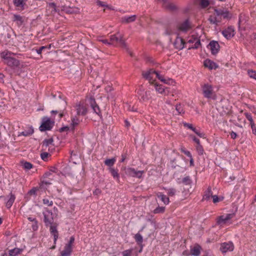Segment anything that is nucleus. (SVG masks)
I'll return each mask as SVG.
<instances>
[{
	"label": "nucleus",
	"mask_w": 256,
	"mask_h": 256,
	"mask_svg": "<svg viewBox=\"0 0 256 256\" xmlns=\"http://www.w3.org/2000/svg\"><path fill=\"white\" fill-rule=\"evenodd\" d=\"M16 54L8 50H4L0 53L1 58L4 60V64L12 69L18 68L20 66V61L14 58Z\"/></svg>",
	"instance_id": "1"
},
{
	"label": "nucleus",
	"mask_w": 256,
	"mask_h": 256,
	"mask_svg": "<svg viewBox=\"0 0 256 256\" xmlns=\"http://www.w3.org/2000/svg\"><path fill=\"white\" fill-rule=\"evenodd\" d=\"M202 94L203 96L208 100H216V96L214 88L208 82H204L200 84Z\"/></svg>",
	"instance_id": "2"
},
{
	"label": "nucleus",
	"mask_w": 256,
	"mask_h": 256,
	"mask_svg": "<svg viewBox=\"0 0 256 256\" xmlns=\"http://www.w3.org/2000/svg\"><path fill=\"white\" fill-rule=\"evenodd\" d=\"M176 28L178 32L186 33L190 29L192 28V24L188 19L184 21L178 22Z\"/></svg>",
	"instance_id": "3"
},
{
	"label": "nucleus",
	"mask_w": 256,
	"mask_h": 256,
	"mask_svg": "<svg viewBox=\"0 0 256 256\" xmlns=\"http://www.w3.org/2000/svg\"><path fill=\"white\" fill-rule=\"evenodd\" d=\"M54 126V122L51 120L48 116H44L42 118V122L39 127L41 132H45L50 130Z\"/></svg>",
	"instance_id": "4"
},
{
	"label": "nucleus",
	"mask_w": 256,
	"mask_h": 256,
	"mask_svg": "<svg viewBox=\"0 0 256 256\" xmlns=\"http://www.w3.org/2000/svg\"><path fill=\"white\" fill-rule=\"evenodd\" d=\"M158 2L162 4L163 8L171 12H176L179 10L178 7L170 0H158Z\"/></svg>",
	"instance_id": "5"
},
{
	"label": "nucleus",
	"mask_w": 256,
	"mask_h": 256,
	"mask_svg": "<svg viewBox=\"0 0 256 256\" xmlns=\"http://www.w3.org/2000/svg\"><path fill=\"white\" fill-rule=\"evenodd\" d=\"M42 214L44 217V221L45 225L48 226L49 225L52 224L54 222V218L53 213L52 210L46 209L43 212Z\"/></svg>",
	"instance_id": "6"
},
{
	"label": "nucleus",
	"mask_w": 256,
	"mask_h": 256,
	"mask_svg": "<svg viewBox=\"0 0 256 256\" xmlns=\"http://www.w3.org/2000/svg\"><path fill=\"white\" fill-rule=\"evenodd\" d=\"M144 172L143 170H136L132 168H128L125 169V173L127 176L134 178H142Z\"/></svg>",
	"instance_id": "7"
},
{
	"label": "nucleus",
	"mask_w": 256,
	"mask_h": 256,
	"mask_svg": "<svg viewBox=\"0 0 256 256\" xmlns=\"http://www.w3.org/2000/svg\"><path fill=\"white\" fill-rule=\"evenodd\" d=\"M234 214H228L218 216L216 219V224L220 226L226 224L228 222L234 217Z\"/></svg>",
	"instance_id": "8"
},
{
	"label": "nucleus",
	"mask_w": 256,
	"mask_h": 256,
	"mask_svg": "<svg viewBox=\"0 0 256 256\" xmlns=\"http://www.w3.org/2000/svg\"><path fill=\"white\" fill-rule=\"evenodd\" d=\"M188 42L189 44H193L189 48V49H196L200 45V42L199 38L193 35L188 38Z\"/></svg>",
	"instance_id": "9"
},
{
	"label": "nucleus",
	"mask_w": 256,
	"mask_h": 256,
	"mask_svg": "<svg viewBox=\"0 0 256 256\" xmlns=\"http://www.w3.org/2000/svg\"><path fill=\"white\" fill-rule=\"evenodd\" d=\"M110 42H119L123 48H126V45L122 39V35L120 33H117L116 34L111 35L110 36Z\"/></svg>",
	"instance_id": "10"
},
{
	"label": "nucleus",
	"mask_w": 256,
	"mask_h": 256,
	"mask_svg": "<svg viewBox=\"0 0 256 256\" xmlns=\"http://www.w3.org/2000/svg\"><path fill=\"white\" fill-rule=\"evenodd\" d=\"M234 249V246L232 242H223L220 244V250L223 254L228 252H232Z\"/></svg>",
	"instance_id": "11"
},
{
	"label": "nucleus",
	"mask_w": 256,
	"mask_h": 256,
	"mask_svg": "<svg viewBox=\"0 0 256 256\" xmlns=\"http://www.w3.org/2000/svg\"><path fill=\"white\" fill-rule=\"evenodd\" d=\"M88 104L93 110V112L99 116H102L100 108L96 104L95 99L94 98L90 97L88 100Z\"/></svg>",
	"instance_id": "12"
},
{
	"label": "nucleus",
	"mask_w": 256,
	"mask_h": 256,
	"mask_svg": "<svg viewBox=\"0 0 256 256\" xmlns=\"http://www.w3.org/2000/svg\"><path fill=\"white\" fill-rule=\"evenodd\" d=\"M138 94L140 100L146 102L150 98V92L144 91V90L140 88L138 91Z\"/></svg>",
	"instance_id": "13"
},
{
	"label": "nucleus",
	"mask_w": 256,
	"mask_h": 256,
	"mask_svg": "<svg viewBox=\"0 0 256 256\" xmlns=\"http://www.w3.org/2000/svg\"><path fill=\"white\" fill-rule=\"evenodd\" d=\"M222 35L226 39H230L233 37L235 34L234 28L232 26H228L222 32Z\"/></svg>",
	"instance_id": "14"
},
{
	"label": "nucleus",
	"mask_w": 256,
	"mask_h": 256,
	"mask_svg": "<svg viewBox=\"0 0 256 256\" xmlns=\"http://www.w3.org/2000/svg\"><path fill=\"white\" fill-rule=\"evenodd\" d=\"M76 110L78 115L84 116L88 112V108L83 104H77L76 105Z\"/></svg>",
	"instance_id": "15"
},
{
	"label": "nucleus",
	"mask_w": 256,
	"mask_h": 256,
	"mask_svg": "<svg viewBox=\"0 0 256 256\" xmlns=\"http://www.w3.org/2000/svg\"><path fill=\"white\" fill-rule=\"evenodd\" d=\"M238 25L239 28L242 30L249 28L248 17H239Z\"/></svg>",
	"instance_id": "16"
},
{
	"label": "nucleus",
	"mask_w": 256,
	"mask_h": 256,
	"mask_svg": "<svg viewBox=\"0 0 256 256\" xmlns=\"http://www.w3.org/2000/svg\"><path fill=\"white\" fill-rule=\"evenodd\" d=\"M208 47L210 48L212 54L213 55L216 54L219 51L220 46L218 42L216 41H211Z\"/></svg>",
	"instance_id": "17"
},
{
	"label": "nucleus",
	"mask_w": 256,
	"mask_h": 256,
	"mask_svg": "<svg viewBox=\"0 0 256 256\" xmlns=\"http://www.w3.org/2000/svg\"><path fill=\"white\" fill-rule=\"evenodd\" d=\"M154 73H156V70L151 68L146 71L143 72L142 74L144 78L150 82L153 80Z\"/></svg>",
	"instance_id": "18"
},
{
	"label": "nucleus",
	"mask_w": 256,
	"mask_h": 256,
	"mask_svg": "<svg viewBox=\"0 0 256 256\" xmlns=\"http://www.w3.org/2000/svg\"><path fill=\"white\" fill-rule=\"evenodd\" d=\"M184 40L179 36H177L174 43V48L178 50H182L184 47Z\"/></svg>",
	"instance_id": "19"
},
{
	"label": "nucleus",
	"mask_w": 256,
	"mask_h": 256,
	"mask_svg": "<svg viewBox=\"0 0 256 256\" xmlns=\"http://www.w3.org/2000/svg\"><path fill=\"white\" fill-rule=\"evenodd\" d=\"M50 231L51 235L54 236V244H56V240L58 238V232L57 230V226L56 225H49Z\"/></svg>",
	"instance_id": "20"
},
{
	"label": "nucleus",
	"mask_w": 256,
	"mask_h": 256,
	"mask_svg": "<svg viewBox=\"0 0 256 256\" xmlns=\"http://www.w3.org/2000/svg\"><path fill=\"white\" fill-rule=\"evenodd\" d=\"M204 64L205 67L208 68L210 70H216L218 66L216 62L209 59L204 60Z\"/></svg>",
	"instance_id": "21"
},
{
	"label": "nucleus",
	"mask_w": 256,
	"mask_h": 256,
	"mask_svg": "<svg viewBox=\"0 0 256 256\" xmlns=\"http://www.w3.org/2000/svg\"><path fill=\"white\" fill-rule=\"evenodd\" d=\"M72 247L70 244H66L64 246V250L61 252V256H70L72 254Z\"/></svg>",
	"instance_id": "22"
},
{
	"label": "nucleus",
	"mask_w": 256,
	"mask_h": 256,
	"mask_svg": "<svg viewBox=\"0 0 256 256\" xmlns=\"http://www.w3.org/2000/svg\"><path fill=\"white\" fill-rule=\"evenodd\" d=\"M53 139L52 138H48V139H45L44 140L42 143V150H46L47 148H50L53 147Z\"/></svg>",
	"instance_id": "23"
},
{
	"label": "nucleus",
	"mask_w": 256,
	"mask_h": 256,
	"mask_svg": "<svg viewBox=\"0 0 256 256\" xmlns=\"http://www.w3.org/2000/svg\"><path fill=\"white\" fill-rule=\"evenodd\" d=\"M201 247L198 244L190 248V254L194 256H198L200 254Z\"/></svg>",
	"instance_id": "24"
},
{
	"label": "nucleus",
	"mask_w": 256,
	"mask_h": 256,
	"mask_svg": "<svg viewBox=\"0 0 256 256\" xmlns=\"http://www.w3.org/2000/svg\"><path fill=\"white\" fill-rule=\"evenodd\" d=\"M34 132L33 128L32 126L28 128L27 130L20 132L18 134V136H28L32 135Z\"/></svg>",
	"instance_id": "25"
},
{
	"label": "nucleus",
	"mask_w": 256,
	"mask_h": 256,
	"mask_svg": "<svg viewBox=\"0 0 256 256\" xmlns=\"http://www.w3.org/2000/svg\"><path fill=\"white\" fill-rule=\"evenodd\" d=\"M199 6L202 8H208L210 4V0H196Z\"/></svg>",
	"instance_id": "26"
},
{
	"label": "nucleus",
	"mask_w": 256,
	"mask_h": 256,
	"mask_svg": "<svg viewBox=\"0 0 256 256\" xmlns=\"http://www.w3.org/2000/svg\"><path fill=\"white\" fill-rule=\"evenodd\" d=\"M28 0H14V4L17 8L24 9L26 4V2Z\"/></svg>",
	"instance_id": "27"
},
{
	"label": "nucleus",
	"mask_w": 256,
	"mask_h": 256,
	"mask_svg": "<svg viewBox=\"0 0 256 256\" xmlns=\"http://www.w3.org/2000/svg\"><path fill=\"white\" fill-rule=\"evenodd\" d=\"M212 192L210 188H208L207 190L205 192L203 196V200H208L210 198H212Z\"/></svg>",
	"instance_id": "28"
},
{
	"label": "nucleus",
	"mask_w": 256,
	"mask_h": 256,
	"mask_svg": "<svg viewBox=\"0 0 256 256\" xmlns=\"http://www.w3.org/2000/svg\"><path fill=\"white\" fill-rule=\"evenodd\" d=\"M108 170L114 178L117 181H119L120 175L118 173V170H115L113 168H109Z\"/></svg>",
	"instance_id": "29"
},
{
	"label": "nucleus",
	"mask_w": 256,
	"mask_h": 256,
	"mask_svg": "<svg viewBox=\"0 0 256 256\" xmlns=\"http://www.w3.org/2000/svg\"><path fill=\"white\" fill-rule=\"evenodd\" d=\"M22 251V249L19 248H14L8 250V254L10 256H16L20 254Z\"/></svg>",
	"instance_id": "30"
},
{
	"label": "nucleus",
	"mask_w": 256,
	"mask_h": 256,
	"mask_svg": "<svg viewBox=\"0 0 256 256\" xmlns=\"http://www.w3.org/2000/svg\"><path fill=\"white\" fill-rule=\"evenodd\" d=\"M70 128L71 130H74L76 126L78 125L80 120L76 116H73L71 118Z\"/></svg>",
	"instance_id": "31"
},
{
	"label": "nucleus",
	"mask_w": 256,
	"mask_h": 256,
	"mask_svg": "<svg viewBox=\"0 0 256 256\" xmlns=\"http://www.w3.org/2000/svg\"><path fill=\"white\" fill-rule=\"evenodd\" d=\"M16 197L14 194L10 193V198L6 202V206L7 208H10L12 206L14 202Z\"/></svg>",
	"instance_id": "32"
},
{
	"label": "nucleus",
	"mask_w": 256,
	"mask_h": 256,
	"mask_svg": "<svg viewBox=\"0 0 256 256\" xmlns=\"http://www.w3.org/2000/svg\"><path fill=\"white\" fill-rule=\"evenodd\" d=\"M222 17H209L208 20L212 24L218 26L220 24Z\"/></svg>",
	"instance_id": "33"
},
{
	"label": "nucleus",
	"mask_w": 256,
	"mask_h": 256,
	"mask_svg": "<svg viewBox=\"0 0 256 256\" xmlns=\"http://www.w3.org/2000/svg\"><path fill=\"white\" fill-rule=\"evenodd\" d=\"M158 197L159 198L160 200L165 204H168L170 202L169 198L166 195L160 192L158 194Z\"/></svg>",
	"instance_id": "34"
},
{
	"label": "nucleus",
	"mask_w": 256,
	"mask_h": 256,
	"mask_svg": "<svg viewBox=\"0 0 256 256\" xmlns=\"http://www.w3.org/2000/svg\"><path fill=\"white\" fill-rule=\"evenodd\" d=\"M116 162V159L114 158H112L106 159L104 160V164L110 168H112Z\"/></svg>",
	"instance_id": "35"
},
{
	"label": "nucleus",
	"mask_w": 256,
	"mask_h": 256,
	"mask_svg": "<svg viewBox=\"0 0 256 256\" xmlns=\"http://www.w3.org/2000/svg\"><path fill=\"white\" fill-rule=\"evenodd\" d=\"M154 87L156 91L158 93L161 94L165 93V88L164 86L156 84Z\"/></svg>",
	"instance_id": "36"
},
{
	"label": "nucleus",
	"mask_w": 256,
	"mask_h": 256,
	"mask_svg": "<svg viewBox=\"0 0 256 256\" xmlns=\"http://www.w3.org/2000/svg\"><path fill=\"white\" fill-rule=\"evenodd\" d=\"M134 239L138 244H142L143 242V238L142 236L140 233H137L135 234Z\"/></svg>",
	"instance_id": "37"
},
{
	"label": "nucleus",
	"mask_w": 256,
	"mask_h": 256,
	"mask_svg": "<svg viewBox=\"0 0 256 256\" xmlns=\"http://www.w3.org/2000/svg\"><path fill=\"white\" fill-rule=\"evenodd\" d=\"M48 9L50 10L52 14H54L56 12V6L54 3H50L48 6Z\"/></svg>",
	"instance_id": "38"
},
{
	"label": "nucleus",
	"mask_w": 256,
	"mask_h": 256,
	"mask_svg": "<svg viewBox=\"0 0 256 256\" xmlns=\"http://www.w3.org/2000/svg\"><path fill=\"white\" fill-rule=\"evenodd\" d=\"M163 188L167 191V193L170 196H174L176 194V190L174 188Z\"/></svg>",
	"instance_id": "39"
},
{
	"label": "nucleus",
	"mask_w": 256,
	"mask_h": 256,
	"mask_svg": "<svg viewBox=\"0 0 256 256\" xmlns=\"http://www.w3.org/2000/svg\"><path fill=\"white\" fill-rule=\"evenodd\" d=\"M42 202L44 204L48 206H51L53 205L52 200L48 198H44L42 200Z\"/></svg>",
	"instance_id": "40"
},
{
	"label": "nucleus",
	"mask_w": 256,
	"mask_h": 256,
	"mask_svg": "<svg viewBox=\"0 0 256 256\" xmlns=\"http://www.w3.org/2000/svg\"><path fill=\"white\" fill-rule=\"evenodd\" d=\"M50 44L48 46H42L40 47L39 48H37L36 50V53L38 54H40L42 52V50H50Z\"/></svg>",
	"instance_id": "41"
},
{
	"label": "nucleus",
	"mask_w": 256,
	"mask_h": 256,
	"mask_svg": "<svg viewBox=\"0 0 256 256\" xmlns=\"http://www.w3.org/2000/svg\"><path fill=\"white\" fill-rule=\"evenodd\" d=\"M136 17H124L121 20L122 22L128 23L134 21Z\"/></svg>",
	"instance_id": "42"
},
{
	"label": "nucleus",
	"mask_w": 256,
	"mask_h": 256,
	"mask_svg": "<svg viewBox=\"0 0 256 256\" xmlns=\"http://www.w3.org/2000/svg\"><path fill=\"white\" fill-rule=\"evenodd\" d=\"M196 135H198L200 138H204L205 134L204 132H200V130H198L194 127L192 130Z\"/></svg>",
	"instance_id": "43"
},
{
	"label": "nucleus",
	"mask_w": 256,
	"mask_h": 256,
	"mask_svg": "<svg viewBox=\"0 0 256 256\" xmlns=\"http://www.w3.org/2000/svg\"><path fill=\"white\" fill-rule=\"evenodd\" d=\"M196 150L199 155H202L204 154V150L200 144L196 146Z\"/></svg>",
	"instance_id": "44"
},
{
	"label": "nucleus",
	"mask_w": 256,
	"mask_h": 256,
	"mask_svg": "<svg viewBox=\"0 0 256 256\" xmlns=\"http://www.w3.org/2000/svg\"><path fill=\"white\" fill-rule=\"evenodd\" d=\"M248 74L250 78L256 80V71L252 70H248Z\"/></svg>",
	"instance_id": "45"
},
{
	"label": "nucleus",
	"mask_w": 256,
	"mask_h": 256,
	"mask_svg": "<svg viewBox=\"0 0 256 256\" xmlns=\"http://www.w3.org/2000/svg\"><path fill=\"white\" fill-rule=\"evenodd\" d=\"M182 182L185 185H190L192 183V180L190 176H187L183 178Z\"/></svg>",
	"instance_id": "46"
},
{
	"label": "nucleus",
	"mask_w": 256,
	"mask_h": 256,
	"mask_svg": "<svg viewBox=\"0 0 256 256\" xmlns=\"http://www.w3.org/2000/svg\"><path fill=\"white\" fill-rule=\"evenodd\" d=\"M212 198L213 202L216 204V203H217V202L222 200L224 199V198L223 197L218 198L217 195H213L212 196Z\"/></svg>",
	"instance_id": "47"
},
{
	"label": "nucleus",
	"mask_w": 256,
	"mask_h": 256,
	"mask_svg": "<svg viewBox=\"0 0 256 256\" xmlns=\"http://www.w3.org/2000/svg\"><path fill=\"white\" fill-rule=\"evenodd\" d=\"M32 167V164L29 162H24L23 164V168L26 170H29Z\"/></svg>",
	"instance_id": "48"
},
{
	"label": "nucleus",
	"mask_w": 256,
	"mask_h": 256,
	"mask_svg": "<svg viewBox=\"0 0 256 256\" xmlns=\"http://www.w3.org/2000/svg\"><path fill=\"white\" fill-rule=\"evenodd\" d=\"M176 110L179 114H183L184 112L180 104H176Z\"/></svg>",
	"instance_id": "49"
},
{
	"label": "nucleus",
	"mask_w": 256,
	"mask_h": 256,
	"mask_svg": "<svg viewBox=\"0 0 256 256\" xmlns=\"http://www.w3.org/2000/svg\"><path fill=\"white\" fill-rule=\"evenodd\" d=\"M132 249L125 250L122 252V256H130L132 254Z\"/></svg>",
	"instance_id": "50"
},
{
	"label": "nucleus",
	"mask_w": 256,
	"mask_h": 256,
	"mask_svg": "<svg viewBox=\"0 0 256 256\" xmlns=\"http://www.w3.org/2000/svg\"><path fill=\"white\" fill-rule=\"evenodd\" d=\"M164 210V207L163 206H158L156 208H155L154 210V214H158L163 212Z\"/></svg>",
	"instance_id": "51"
},
{
	"label": "nucleus",
	"mask_w": 256,
	"mask_h": 256,
	"mask_svg": "<svg viewBox=\"0 0 256 256\" xmlns=\"http://www.w3.org/2000/svg\"><path fill=\"white\" fill-rule=\"evenodd\" d=\"M98 41L106 45L112 44V43L110 42H109L108 40L103 38H98Z\"/></svg>",
	"instance_id": "52"
},
{
	"label": "nucleus",
	"mask_w": 256,
	"mask_h": 256,
	"mask_svg": "<svg viewBox=\"0 0 256 256\" xmlns=\"http://www.w3.org/2000/svg\"><path fill=\"white\" fill-rule=\"evenodd\" d=\"M97 4H98V6H102V7H105V6H106V8L104 9V10H106V9H107V10H109V9H110V8H109L108 6H107V5H106V4H104V2H101V1H100V0H98V1L97 2Z\"/></svg>",
	"instance_id": "53"
},
{
	"label": "nucleus",
	"mask_w": 256,
	"mask_h": 256,
	"mask_svg": "<svg viewBox=\"0 0 256 256\" xmlns=\"http://www.w3.org/2000/svg\"><path fill=\"white\" fill-rule=\"evenodd\" d=\"M180 150L188 157H191V153L190 151L186 150L184 148H181Z\"/></svg>",
	"instance_id": "54"
},
{
	"label": "nucleus",
	"mask_w": 256,
	"mask_h": 256,
	"mask_svg": "<svg viewBox=\"0 0 256 256\" xmlns=\"http://www.w3.org/2000/svg\"><path fill=\"white\" fill-rule=\"evenodd\" d=\"M48 156V154L46 152H42L40 154L41 158L44 160H46Z\"/></svg>",
	"instance_id": "55"
},
{
	"label": "nucleus",
	"mask_w": 256,
	"mask_h": 256,
	"mask_svg": "<svg viewBox=\"0 0 256 256\" xmlns=\"http://www.w3.org/2000/svg\"><path fill=\"white\" fill-rule=\"evenodd\" d=\"M78 10L76 8H70L68 10V14H78Z\"/></svg>",
	"instance_id": "56"
},
{
	"label": "nucleus",
	"mask_w": 256,
	"mask_h": 256,
	"mask_svg": "<svg viewBox=\"0 0 256 256\" xmlns=\"http://www.w3.org/2000/svg\"><path fill=\"white\" fill-rule=\"evenodd\" d=\"M244 115L246 117V119L249 121H252L253 120L252 114L250 113L244 112Z\"/></svg>",
	"instance_id": "57"
},
{
	"label": "nucleus",
	"mask_w": 256,
	"mask_h": 256,
	"mask_svg": "<svg viewBox=\"0 0 256 256\" xmlns=\"http://www.w3.org/2000/svg\"><path fill=\"white\" fill-rule=\"evenodd\" d=\"M37 190V188L34 187L28 192V194H30L36 195V194Z\"/></svg>",
	"instance_id": "58"
},
{
	"label": "nucleus",
	"mask_w": 256,
	"mask_h": 256,
	"mask_svg": "<svg viewBox=\"0 0 256 256\" xmlns=\"http://www.w3.org/2000/svg\"><path fill=\"white\" fill-rule=\"evenodd\" d=\"M220 14V16H228L230 14H229V12L228 10H222V12Z\"/></svg>",
	"instance_id": "59"
},
{
	"label": "nucleus",
	"mask_w": 256,
	"mask_h": 256,
	"mask_svg": "<svg viewBox=\"0 0 256 256\" xmlns=\"http://www.w3.org/2000/svg\"><path fill=\"white\" fill-rule=\"evenodd\" d=\"M184 126L185 127H186L187 128L192 130L194 128L193 126L191 124L187 123V122H184Z\"/></svg>",
	"instance_id": "60"
},
{
	"label": "nucleus",
	"mask_w": 256,
	"mask_h": 256,
	"mask_svg": "<svg viewBox=\"0 0 256 256\" xmlns=\"http://www.w3.org/2000/svg\"><path fill=\"white\" fill-rule=\"evenodd\" d=\"M190 137L192 138V140H193V141H194L197 144V145L200 144V140H199V139L196 138L195 136H190Z\"/></svg>",
	"instance_id": "61"
},
{
	"label": "nucleus",
	"mask_w": 256,
	"mask_h": 256,
	"mask_svg": "<svg viewBox=\"0 0 256 256\" xmlns=\"http://www.w3.org/2000/svg\"><path fill=\"white\" fill-rule=\"evenodd\" d=\"M70 129H71L70 127H69L68 126H64V127L61 128L60 129V132H64V131L69 130Z\"/></svg>",
	"instance_id": "62"
},
{
	"label": "nucleus",
	"mask_w": 256,
	"mask_h": 256,
	"mask_svg": "<svg viewBox=\"0 0 256 256\" xmlns=\"http://www.w3.org/2000/svg\"><path fill=\"white\" fill-rule=\"evenodd\" d=\"M102 192L100 188H96L93 192V194L95 196H98Z\"/></svg>",
	"instance_id": "63"
},
{
	"label": "nucleus",
	"mask_w": 256,
	"mask_h": 256,
	"mask_svg": "<svg viewBox=\"0 0 256 256\" xmlns=\"http://www.w3.org/2000/svg\"><path fill=\"white\" fill-rule=\"evenodd\" d=\"M74 236H72L70 238V240H69V242H68V243L67 244H70V246H72V244L74 242Z\"/></svg>",
	"instance_id": "64"
}]
</instances>
